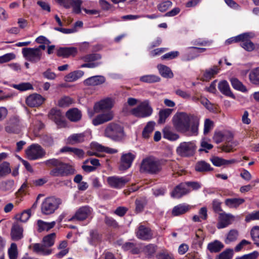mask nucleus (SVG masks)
Returning <instances> with one entry per match:
<instances>
[{
	"label": "nucleus",
	"instance_id": "f257e3e1",
	"mask_svg": "<svg viewBox=\"0 0 259 259\" xmlns=\"http://www.w3.org/2000/svg\"><path fill=\"white\" fill-rule=\"evenodd\" d=\"M172 121L174 127L178 132L188 136L198 135L199 119L197 116L180 112L174 116Z\"/></svg>",
	"mask_w": 259,
	"mask_h": 259
},
{
	"label": "nucleus",
	"instance_id": "f03ea898",
	"mask_svg": "<svg viewBox=\"0 0 259 259\" xmlns=\"http://www.w3.org/2000/svg\"><path fill=\"white\" fill-rule=\"evenodd\" d=\"M45 164L52 169L50 175L52 177L67 176L74 174V169L70 165L64 163L59 159L52 158L45 161Z\"/></svg>",
	"mask_w": 259,
	"mask_h": 259
},
{
	"label": "nucleus",
	"instance_id": "7ed1b4c3",
	"mask_svg": "<svg viewBox=\"0 0 259 259\" xmlns=\"http://www.w3.org/2000/svg\"><path fill=\"white\" fill-rule=\"evenodd\" d=\"M56 237L55 233L45 236L42 239V243H34L32 245L33 251L44 255L50 254L52 253L50 248L54 244Z\"/></svg>",
	"mask_w": 259,
	"mask_h": 259
},
{
	"label": "nucleus",
	"instance_id": "20e7f679",
	"mask_svg": "<svg viewBox=\"0 0 259 259\" xmlns=\"http://www.w3.org/2000/svg\"><path fill=\"white\" fill-rule=\"evenodd\" d=\"M161 169L160 161L154 156H148L141 162L140 171L142 172L155 175L158 174Z\"/></svg>",
	"mask_w": 259,
	"mask_h": 259
},
{
	"label": "nucleus",
	"instance_id": "39448f33",
	"mask_svg": "<svg viewBox=\"0 0 259 259\" xmlns=\"http://www.w3.org/2000/svg\"><path fill=\"white\" fill-rule=\"evenodd\" d=\"M104 136L113 141H120L125 137L124 128L117 123L110 122L106 126Z\"/></svg>",
	"mask_w": 259,
	"mask_h": 259
},
{
	"label": "nucleus",
	"instance_id": "423d86ee",
	"mask_svg": "<svg viewBox=\"0 0 259 259\" xmlns=\"http://www.w3.org/2000/svg\"><path fill=\"white\" fill-rule=\"evenodd\" d=\"M61 203L62 201L60 198L53 196L47 197L41 204V212L46 215L52 214L59 208Z\"/></svg>",
	"mask_w": 259,
	"mask_h": 259
},
{
	"label": "nucleus",
	"instance_id": "0eeeda50",
	"mask_svg": "<svg viewBox=\"0 0 259 259\" xmlns=\"http://www.w3.org/2000/svg\"><path fill=\"white\" fill-rule=\"evenodd\" d=\"M153 108L148 100L141 102L136 107L131 111V114L138 118H145L150 116L153 113Z\"/></svg>",
	"mask_w": 259,
	"mask_h": 259
},
{
	"label": "nucleus",
	"instance_id": "6e6552de",
	"mask_svg": "<svg viewBox=\"0 0 259 259\" xmlns=\"http://www.w3.org/2000/svg\"><path fill=\"white\" fill-rule=\"evenodd\" d=\"M196 149L194 141L183 142L177 147L176 152L181 157H189L194 155Z\"/></svg>",
	"mask_w": 259,
	"mask_h": 259
},
{
	"label": "nucleus",
	"instance_id": "1a4fd4ad",
	"mask_svg": "<svg viewBox=\"0 0 259 259\" xmlns=\"http://www.w3.org/2000/svg\"><path fill=\"white\" fill-rule=\"evenodd\" d=\"M22 54L26 60L32 63H36L41 60L43 52L35 48H24L22 50Z\"/></svg>",
	"mask_w": 259,
	"mask_h": 259
},
{
	"label": "nucleus",
	"instance_id": "9d476101",
	"mask_svg": "<svg viewBox=\"0 0 259 259\" xmlns=\"http://www.w3.org/2000/svg\"><path fill=\"white\" fill-rule=\"evenodd\" d=\"M22 128L21 121L17 117L10 118L5 125V131L8 134L18 135L21 132Z\"/></svg>",
	"mask_w": 259,
	"mask_h": 259
},
{
	"label": "nucleus",
	"instance_id": "9b49d317",
	"mask_svg": "<svg viewBox=\"0 0 259 259\" xmlns=\"http://www.w3.org/2000/svg\"><path fill=\"white\" fill-rule=\"evenodd\" d=\"M102 56L100 54L93 53L82 56L81 59L85 62L80 66L81 68H96L102 64V62L97 61L101 60Z\"/></svg>",
	"mask_w": 259,
	"mask_h": 259
},
{
	"label": "nucleus",
	"instance_id": "f8f14e48",
	"mask_svg": "<svg viewBox=\"0 0 259 259\" xmlns=\"http://www.w3.org/2000/svg\"><path fill=\"white\" fill-rule=\"evenodd\" d=\"M137 238L143 241H149L154 238L153 230L148 226L140 224L135 230Z\"/></svg>",
	"mask_w": 259,
	"mask_h": 259
},
{
	"label": "nucleus",
	"instance_id": "ddd939ff",
	"mask_svg": "<svg viewBox=\"0 0 259 259\" xmlns=\"http://www.w3.org/2000/svg\"><path fill=\"white\" fill-rule=\"evenodd\" d=\"M26 154L29 160H34L45 156V150L38 144H32L26 150Z\"/></svg>",
	"mask_w": 259,
	"mask_h": 259
},
{
	"label": "nucleus",
	"instance_id": "4468645a",
	"mask_svg": "<svg viewBox=\"0 0 259 259\" xmlns=\"http://www.w3.org/2000/svg\"><path fill=\"white\" fill-rule=\"evenodd\" d=\"M48 117L53 121L57 126L60 127H64L66 126L64 117L60 110L57 108H52L48 114Z\"/></svg>",
	"mask_w": 259,
	"mask_h": 259
},
{
	"label": "nucleus",
	"instance_id": "2eb2a0df",
	"mask_svg": "<svg viewBox=\"0 0 259 259\" xmlns=\"http://www.w3.org/2000/svg\"><path fill=\"white\" fill-rule=\"evenodd\" d=\"M128 181L129 180L126 177L117 176L109 177L107 179L108 185L115 189H120L123 187Z\"/></svg>",
	"mask_w": 259,
	"mask_h": 259
},
{
	"label": "nucleus",
	"instance_id": "dca6fc26",
	"mask_svg": "<svg viewBox=\"0 0 259 259\" xmlns=\"http://www.w3.org/2000/svg\"><path fill=\"white\" fill-rule=\"evenodd\" d=\"M92 208L88 205L80 207L75 212L70 220H77L78 221H83L88 218L92 213Z\"/></svg>",
	"mask_w": 259,
	"mask_h": 259
},
{
	"label": "nucleus",
	"instance_id": "f3484780",
	"mask_svg": "<svg viewBox=\"0 0 259 259\" xmlns=\"http://www.w3.org/2000/svg\"><path fill=\"white\" fill-rule=\"evenodd\" d=\"M113 106V101L111 98H106L95 103L94 109L95 112L110 110Z\"/></svg>",
	"mask_w": 259,
	"mask_h": 259
},
{
	"label": "nucleus",
	"instance_id": "a211bd4d",
	"mask_svg": "<svg viewBox=\"0 0 259 259\" xmlns=\"http://www.w3.org/2000/svg\"><path fill=\"white\" fill-rule=\"evenodd\" d=\"M114 118V113L112 111H109L106 113L100 114L92 120V123L95 126L103 124L112 120Z\"/></svg>",
	"mask_w": 259,
	"mask_h": 259
},
{
	"label": "nucleus",
	"instance_id": "6ab92c4d",
	"mask_svg": "<svg viewBox=\"0 0 259 259\" xmlns=\"http://www.w3.org/2000/svg\"><path fill=\"white\" fill-rule=\"evenodd\" d=\"M82 1L81 0H73L71 7L72 12L75 14H80L81 10H83L88 15H95L98 14V11L96 10H88L83 7H81Z\"/></svg>",
	"mask_w": 259,
	"mask_h": 259
},
{
	"label": "nucleus",
	"instance_id": "aec40b11",
	"mask_svg": "<svg viewBox=\"0 0 259 259\" xmlns=\"http://www.w3.org/2000/svg\"><path fill=\"white\" fill-rule=\"evenodd\" d=\"M135 157V155L130 152L123 154L121 157L120 169L124 170L129 168Z\"/></svg>",
	"mask_w": 259,
	"mask_h": 259
},
{
	"label": "nucleus",
	"instance_id": "412c9836",
	"mask_svg": "<svg viewBox=\"0 0 259 259\" xmlns=\"http://www.w3.org/2000/svg\"><path fill=\"white\" fill-rule=\"evenodd\" d=\"M44 101L45 98L40 95L33 94L27 97L26 99V103L29 107H34L41 105Z\"/></svg>",
	"mask_w": 259,
	"mask_h": 259
},
{
	"label": "nucleus",
	"instance_id": "4be33fe9",
	"mask_svg": "<svg viewBox=\"0 0 259 259\" xmlns=\"http://www.w3.org/2000/svg\"><path fill=\"white\" fill-rule=\"evenodd\" d=\"M242 34H246V36L241 40L240 46L248 52H251L255 49L254 44L250 40V38L254 37V34L251 32H246Z\"/></svg>",
	"mask_w": 259,
	"mask_h": 259
},
{
	"label": "nucleus",
	"instance_id": "5701e85b",
	"mask_svg": "<svg viewBox=\"0 0 259 259\" xmlns=\"http://www.w3.org/2000/svg\"><path fill=\"white\" fill-rule=\"evenodd\" d=\"M234 219V217L231 214H227L225 212L221 213L219 217L217 228L220 229L227 227L232 223Z\"/></svg>",
	"mask_w": 259,
	"mask_h": 259
},
{
	"label": "nucleus",
	"instance_id": "b1692460",
	"mask_svg": "<svg viewBox=\"0 0 259 259\" xmlns=\"http://www.w3.org/2000/svg\"><path fill=\"white\" fill-rule=\"evenodd\" d=\"M194 168L196 171L202 174L211 171L213 169L209 163L202 160L196 162Z\"/></svg>",
	"mask_w": 259,
	"mask_h": 259
},
{
	"label": "nucleus",
	"instance_id": "393cba45",
	"mask_svg": "<svg viewBox=\"0 0 259 259\" xmlns=\"http://www.w3.org/2000/svg\"><path fill=\"white\" fill-rule=\"evenodd\" d=\"M23 227L18 224H14L11 230V239L14 241H18L23 237Z\"/></svg>",
	"mask_w": 259,
	"mask_h": 259
},
{
	"label": "nucleus",
	"instance_id": "a878e982",
	"mask_svg": "<svg viewBox=\"0 0 259 259\" xmlns=\"http://www.w3.org/2000/svg\"><path fill=\"white\" fill-rule=\"evenodd\" d=\"M190 190L187 188L185 184L181 183L178 185L171 192V195L176 198H180L183 196L189 193Z\"/></svg>",
	"mask_w": 259,
	"mask_h": 259
},
{
	"label": "nucleus",
	"instance_id": "bb28decb",
	"mask_svg": "<svg viewBox=\"0 0 259 259\" xmlns=\"http://www.w3.org/2000/svg\"><path fill=\"white\" fill-rule=\"evenodd\" d=\"M85 139V135L83 133L73 134L67 138L66 143L68 144L73 145L83 142Z\"/></svg>",
	"mask_w": 259,
	"mask_h": 259
},
{
	"label": "nucleus",
	"instance_id": "cd10ccee",
	"mask_svg": "<svg viewBox=\"0 0 259 259\" xmlns=\"http://www.w3.org/2000/svg\"><path fill=\"white\" fill-rule=\"evenodd\" d=\"M106 79L102 75L93 76L84 80L83 83L86 85L96 86L103 84L105 82Z\"/></svg>",
	"mask_w": 259,
	"mask_h": 259
},
{
	"label": "nucleus",
	"instance_id": "c85d7f7f",
	"mask_svg": "<svg viewBox=\"0 0 259 259\" xmlns=\"http://www.w3.org/2000/svg\"><path fill=\"white\" fill-rule=\"evenodd\" d=\"M191 208L189 205L185 203L180 204L175 206L171 211L173 216L177 217L187 212Z\"/></svg>",
	"mask_w": 259,
	"mask_h": 259
},
{
	"label": "nucleus",
	"instance_id": "c756f323",
	"mask_svg": "<svg viewBox=\"0 0 259 259\" xmlns=\"http://www.w3.org/2000/svg\"><path fill=\"white\" fill-rule=\"evenodd\" d=\"M76 53V48L74 47L60 48L57 51V55L63 58H67L70 56H74Z\"/></svg>",
	"mask_w": 259,
	"mask_h": 259
},
{
	"label": "nucleus",
	"instance_id": "7c9ffc66",
	"mask_svg": "<svg viewBox=\"0 0 259 259\" xmlns=\"http://www.w3.org/2000/svg\"><path fill=\"white\" fill-rule=\"evenodd\" d=\"M81 111L75 108L69 109L66 113L68 119L73 122L79 121L81 118Z\"/></svg>",
	"mask_w": 259,
	"mask_h": 259
},
{
	"label": "nucleus",
	"instance_id": "2f4dec72",
	"mask_svg": "<svg viewBox=\"0 0 259 259\" xmlns=\"http://www.w3.org/2000/svg\"><path fill=\"white\" fill-rule=\"evenodd\" d=\"M233 136L229 134V137L227 138L225 145L220 147L221 150L226 152H230L233 151V148L238 145L237 141H232Z\"/></svg>",
	"mask_w": 259,
	"mask_h": 259
},
{
	"label": "nucleus",
	"instance_id": "473e14b6",
	"mask_svg": "<svg viewBox=\"0 0 259 259\" xmlns=\"http://www.w3.org/2000/svg\"><path fill=\"white\" fill-rule=\"evenodd\" d=\"M245 202V200L241 198H227L225 200V203L229 207L237 208L241 204Z\"/></svg>",
	"mask_w": 259,
	"mask_h": 259
},
{
	"label": "nucleus",
	"instance_id": "72a5a7b5",
	"mask_svg": "<svg viewBox=\"0 0 259 259\" xmlns=\"http://www.w3.org/2000/svg\"><path fill=\"white\" fill-rule=\"evenodd\" d=\"M218 88L220 91L224 95L235 98V96L231 92L228 82L226 80H223L220 82L218 84Z\"/></svg>",
	"mask_w": 259,
	"mask_h": 259
},
{
	"label": "nucleus",
	"instance_id": "f704fd0d",
	"mask_svg": "<svg viewBox=\"0 0 259 259\" xmlns=\"http://www.w3.org/2000/svg\"><path fill=\"white\" fill-rule=\"evenodd\" d=\"M160 75L167 78H171L174 77V74L169 67L164 65L159 64L157 66Z\"/></svg>",
	"mask_w": 259,
	"mask_h": 259
},
{
	"label": "nucleus",
	"instance_id": "c9c22d12",
	"mask_svg": "<svg viewBox=\"0 0 259 259\" xmlns=\"http://www.w3.org/2000/svg\"><path fill=\"white\" fill-rule=\"evenodd\" d=\"M56 222L55 221L51 223H47L39 220L37 222V225L38 227L37 231L39 232H41L45 230L49 231L51 229L54 228Z\"/></svg>",
	"mask_w": 259,
	"mask_h": 259
},
{
	"label": "nucleus",
	"instance_id": "e433bc0d",
	"mask_svg": "<svg viewBox=\"0 0 259 259\" xmlns=\"http://www.w3.org/2000/svg\"><path fill=\"white\" fill-rule=\"evenodd\" d=\"M219 70L217 66H214L211 68L206 69L203 75V80L209 81L219 73Z\"/></svg>",
	"mask_w": 259,
	"mask_h": 259
},
{
	"label": "nucleus",
	"instance_id": "4c0bfd02",
	"mask_svg": "<svg viewBox=\"0 0 259 259\" xmlns=\"http://www.w3.org/2000/svg\"><path fill=\"white\" fill-rule=\"evenodd\" d=\"M163 138L169 141H176L180 136L174 132L169 127H165L163 130Z\"/></svg>",
	"mask_w": 259,
	"mask_h": 259
},
{
	"label": "nucleus",
	"instance_id": "58836bf2",
	"mask_svg": "<svg viewBox=\"0 0 259 259\" xmlns=\"http://www.w3.org/2000/svg\"><path fill=\"white\" fill-rule=\"evenodd\" d=\"M224 247V244L218 240H214L208 244L207 248L210 252H218Z\"/></svg>",
	"mask_w": 259,
	"mask_h": 259
},
{
	"label": "nucleus",
	"instance_id": "ea45409f",
	"mask_svg": "<svg viewBox=\"0 0 259 259\" xmlns=\"http://www.w3.org/2000/svg\"><path fill=\"white\" fill-rule=\"evenodd\" d=\"M172 111L173 109L169 108H165L160 110L158 113L159 119L158 123L159 124L164 123L166 118L171 115Z\"/></svg>",
	"mask_w": 259,
	"mask_h": 259
},
{
	"label": "nucleus",
	"instance_id": "a19ab883",
	"mask_svg": "<svg viewBox=\"0 0 259 259\" xmlns=\"http://www.w3.org/2000/svg\"><path fill=\"white\" fill-rule=\"evenodd\" d=\"M212 164L216 166H221L224 165H229L235 162V159L226 160L218 157H214L211 159Z\"/></svg>",
	"mask_w": 259,
	"mask_h": 259
},
{
	"label": "nucleus",
	"instance_id": "79ce46f5",
	"mask_svg": "<svg viewBox=\"0 0 259 259\" xmlns=\"http://www.w3.org/2000/svg\"><path fill=\"white\" fill-rule=\"evenodd\" d=\"M140 80L145 83H152L159 82L160 80V78L156 75L148 74L141 76Z\"/></svg>",
	"mask_w": 259,
	"mask_h": 259
},
{
	"label": "nucleus",
	"instance_id": "37998d69",
	"mask_svg": "<svg viewBox=\"0 0 259 259\" xmlns=\"http://www.w3.org/2000/svg\"><path fill=\"white\" fill-rule=\"evenodd\" d=\"M83 71L81 70H76L70 72L65 76V80L68 82H73L83 76Z\"/></svg>",
	"mask_w": 259,
	"mask_h": 259
},
{
	"label": "nucleus",
	"instance_id": "c03bdc74",
	"mask_svg": "<svg viewBox=\"0 0 259 259\" xmlns=\"http://www.w3.org/2000/svg\"><path fill=\"white\" fill-rule=\"evenodd\" d=\"M249 79L252 84L259 85V67L254 68L250 71Z\"/></svg>",
	"mask_w": 259,
	"mask_h": 259
},
{
	"label": "nucleus",
	"instance_id": "a18cd8bd",
	"mask_svg": "<svg viewBox=\"0 0 259 259\" xmlns=\"http://www.w3.org/2000/svg\"><path fill=\"white\" fill-rule=\"evenodd\" d=\"M11 171L10 164L8 162L4 161L0 164V179L7 176Z\"/></svg>",
	"mask_w": 259,
	"mask_h": 259
},
{
	"label": "nucleus",
	"instance_id": "49530a36",
	"mask_svg": "<svg viewBox=\"0 0 259 259\" xmlns=\"http://www.w3.org/2000/svg\"><path fill=\"white\" fill-rule=\"evenodd\" d=\"M154 125L155 122L153 121H149L147 123L142 132V135L144 138L146 139L149 138L150 134L154 130Z\"/></svg>",
	"mask_w": 259,
	"mask_h": 259
},
{
	"label": "nucleus",
	"instance_id": "de8ad7c7",
	"mask_svg": "<svg viewBox=\"0 0 259 259\" xmlns=\"http://www.w3.org/2000/svg\"><path fill=\"white\" fill-rule=\"evenodd\" d=\"M10 259H17L18 255L17 245L15 243H12L8 250Z\"/></svg>",
	"mask_w": 259,
	"mask_h": 259
},
{
	"label": "nucleus",
	"instance_id": "09e8293b",
	"mask_svg": "<svg viewBox=\"0 0 259 259\" xmlns=\"http://www.w3.org/2000/svg\"><path fill=\"white\" fill-rule=\"evenodd\" d=\"M186 60L189 61L198 56V52L195 47L188 48L185 53Z\"/></svg>",
	"mask_w": 259,
	"mask_h": 259
},
{
	"label": "nucleus",
	"instance_id": "8fccbe9b",
	"mask_svg": "<svg viewBox=\"0 0 259 259\" xmlns=\"http://www.w3.org/2000/svg\"><path fill=\"white\" fill-rule=\"evenodd\" d=\"M250 235L254 244L259 247V227H253L250 231Z\"/></svg>",
	"mask_w": 259,
	"mask_h": 259
},
{
	"label": "nucleus",
	"instance_id": "3c124183",
	"mask_svg": "<svg viewBox=\"0 0 259 259\" xmlns=\"http://www.w3.org/2000/svg\"><path fill=\"white\" fill-rule=\"evenodd\" d=\"M231 82L232 87L236 90L240 91L242 92L247 91V89L241 82L236 78H232L231 79Z\"/></svg>",
	"mask_w": 259,
	"mask_h": 259
},
{
	"label": "nucleus",
	"instance_id": "603ef678",
	"mask_svg": "<svg viewBox=\"0 0 259 259\" xmlns=\"http://www.w3.org/2000/svg\"><path fill=\"white\" fill-rule=\"evenodd\" d=\"M157 246L153 244H149L143 248V251L146 256L150 258L155 253Z\"/></svg>",
	"mask_w": 259,
	"mask_h": 259
},
{
	"label": "nucleus",
	"instance_id": "864d4df0",
	"mask_svg": "<svg viewBox=\"0 0 259 259\" xmlns=\"http://www.w3.org/2000/svg\"><path fill=\"white\" fill-rule=\"evenodd\" d=\"M12 87L20 91H25L33 89L32 85L29 82H22L19 84H13Z\"/></svg>",
	"mask_w": 259,
	"mask_h": 259
},
{
	"label": "nucleus",
	"instance_id": "5fc2aeb1",
	"mask_svg": "<svg viewBox=\"0 0 259 259\" xmlns=\"http://www.w3.org/2000/svg\"><path fill=\"white\" fill-rule=\"evenodd\" d=\"M147 203V201L145 198H141L139 199H136L135 201L136 208L135 211L137 213L142 212L145 205Z\"/></svg>",
	"mask_w": 259,
	"mask_h": 259
},
{
	"label": "nucleus",
	"instance_id": "6e6d98bb",
	"mask_svg": "<svg viewBox=\"0 0 259 259\" xmlns=\"http://www.w3.org/2000/svg\"><path fill=\"white\" fill-rule=\"evenodd\" d=\"M238 236V232L236 230H231L228 234L227 237L225 240L226 243H229L235 241Z\"/></svg>",
	"mask_w": 259,
	"mask_h": 259
},
{
	"label": "nucleus",
	"instance_id": "4d7b16f0",
	"mask_svg": "<svg viewBox=\"0 0 259 259\" xmlns=\"http://www.w3.org/2000/svg\"><path fill=\"white\" fill-rule=\"evenodd\" d=\"M101 237L96 231H91L90 232V236L89 238L90 243L92 245L95 244L100 241Z\"/></svg>",
	"mask_w": 259,
	"mask_h": 259
},
{
	"label": "nucleus",
	"instance_id": "13d9d810",
	"mask_svg": "<svg viewBox=\"0 0 259 259\" xmlns=\"http://www.w3.org/2000/svg\"><path fill=\"white\" fill-rule=\"evenodd\" d=\"M73 103L72 99L67 96L64 97L58 101V105L61 107H66L69 106Z\"/></svg>",
	"mask_w": 259,
	"mask_h": 259
},
{
	"label": "nucleus",
	"instance_id": "bf43d9fd",
	"mask_svg": "<svg viewBox=\"0 0 259 259\" xmlns=\"http://www.w3.org/2000/svg\"><path fill=\"white\" fill-rule=\"evenodd\" d=\"M233 255V250L231 249H227L218 256V259H231Z\"/></svg>",
	"mask_w": 259,
	"mask_h": 259
},
{
	"label": "nucleus",
	"instance_id": "052dcab7",
	"mask_svg": "<svg viewBox=\"0 0 259 259\" xmlns=\"http://www.w3.org/2000/svg\"><path fill=\"white\" fill-rule=\"evenodd\" d=\"M172 5V3L169 1L162 2L157 5L158 10L161 12H165Z\"/></svg>",
	"mask_w": 259,
	"mask_h": 259
},
{
	"label": "nucleus",
	"instance_id": "680f3d73",
	"mask_svg": "<svg viewBox=\"0 0 259 259\" xmlns=\"http://www.w3.org/2000/svg\"><path fill=\"white\" fill-rule=\"evenodd\" d=\"M179 55L178 51H172L165 54L161 57L162 60H171L177 57Z\"/></svg>",
	"mask_w": 259,
	"mask_h": 259
},
{
	"label": "nucleus",
	"instance_id": "e2e57ef3",
	"mask_svg": "<svg viewBox=\"0 0 259 259\" xmlns=\"http://www.w3.org/2000/svg\"><path fill=\"white\" fill-rule=\"evenodd\" d=\"M246 34H239L235 37H231L227 40H226L225 44L226 45H230L233 42H238L241 41L243 38H244V36H246Z\"/></svg>",
	"mask_w": 259,
	"mask_h": 259
},
{
	"label": "nucleus",
	"instance_id": "0e129e2a",
	"mask_svg": "<svg viewBox=\"0 0 259 259\" xmlns=\"http://www.w3.org/2000/svg\"><path fill=\"white\" fill-rule=\"evenodd\" d=\"M16 56L13 53H8L0 56V63H6L15 59Z\"/></svg>",
	"mask_w": 259,
	"mask_h": 259
},
{
	"label": "nucleus",
	"instance_id": "69168bd1",
	"mask_svg": "<svg viewBox=\"0 0 259 259\" xmlns=\"http://www.w3.org/2000/svg\"><path fill=\"white\" fill-rule=\"evenodd\" d=\"M44 77L49 80H54L56 77V74L51 71L50 68L47 69L42 73Z\"/></svg>",
	"mask_w": 259,
	"mask_h": 259
},
{
	"label": "nucleus",
	"instance_id": "338daca9",
	"mask_svg": "<svg viewBox=\"0 0 259 259\" xmlns=\"http://www.w3.org/2000/svg\"><path fill=\"white\" fill-rule=\"evenodd\" d=\"M213 123L209 119H206L204 121V134L205 135L208 134L213 127Z\"/></svg>",
	"mask_w": 259,
	"mask_h": 259
},
{
	"label": "nucleus",
	"instance_id": "774afa93",
	"mask_svg": "<svg viewBox=\"0 0 259 259\" xmlns=\"http://www.w3.org/2000/svg\"><path fill=\"white\" fill-rule=\"evenodd\" d=\"M251 220H259V210L253 212L246 217V222H248Z\"/></svg>",
	"mask_w": 259,
	"mask_h": 259
}]
</instances>
